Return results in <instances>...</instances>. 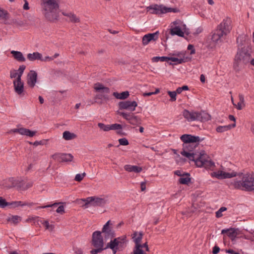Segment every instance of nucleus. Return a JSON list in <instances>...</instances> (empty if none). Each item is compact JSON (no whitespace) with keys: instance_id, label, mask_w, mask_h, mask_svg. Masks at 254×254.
<instances>
[{"instance_id":"41","label":"nucleus","mask_w":254,"mask_h":254,"mask_svg":"<svg viewBox=\"0 0 254 254\" xmlns=\"http://www.w3.org/2000/svg\"><path fill=\"white\" fill-rule=\"evenodd\" d=\"M87 198H82L77 199L76 201L78 204L80 205L81 206H84L86 207H88V205L89 204V203H87Z\"/></svg>"},{"instance_id":"35","label":"nucleus","mask_w":254,"mask_h":254,"mask_svg":"<svg viewBox=\"0 0 254 254\" xmlns=\"http://www.w3.org/2000/svg\"><path fill=\"white\" fill-rule=\"evenodd\" d=\"M168 61L174 62L175 64H181L184 63V61H183L181 59H179L178 57L173 56V57H168ZM170 64H173L170 63Z\"/></svg>"},{"instance_id":"22","label":"nucleus","mask_w":254,"mask_h":254,"mask_svg":"<svg viewBox=\"0 0 254 254\" xmlns=\"http://www.w3.org/2000/svg\"><path fill=\"white\" fill-rule=\"evenodd\" d=\"M221 233L223 234H227V235L229 236L232 240H234L238 234L237 230L233 228H231L229 229H223L222 230Z\"/></svg>"},{"instance_id":"16","label":"nucleus","mask_w":254,"mask_h":254,"mask_svg":"<svg viewBox=\"0 0 254 254\" xmlns=\"http://www.w3.org/2000/svg\"><path fill=\"white\" fill-rule=\"evenodd\" d=\"M119 114L124 119L128 121L130 124L135 125H137L139 122V119L136 116L124 112H121Z\"/></svg>"},{"instance_id":"27","label":"nucleus","mask_w":254,"mask_h":254,"mask_svg":"<svg viewBox=\"0 0 254 254\" xmlns=\"http://www.w3.org/2000/svg\"><path fill=\"white\" fill-rule=\"evenodd\" d=\"M36 131H32L29 129L21 127V131H20V134L26 135L29 137H33L36 134Z\"/></svg>"},{"instance_id":"3","label":"nucleus","mask_w":254,"mask_h":254,"mask_svg":"<svg viewBox=\"0 0 254 254\" xmlns=\"http://www.w3.org/2000/svg\"><path fill=\"white\" fill-rule=\"evenodd\" d=\"M42 14L50 21H54L59 17L60 0H41Z\"/></svg>"},{"instance_id":"28","label":"nucleus","mask_w":254,"mask_h":254,"mask_svg":"<svg viewBox=\"0 0 254 254\" xmlns=\"http://www.w3.org/2000/svg\"><path fill=\"white\" fill-rule=\"evenodd\" d=\"M172 55L178 57L179 59H181L183 61H184V63L189 60V58L186 56V52L184 51L175 52Z\"/></svg>"},{"instance_id":"21","label":"nucleus","mask_w":254,"mask_h":254,"mask_svg":"<svg viewBox=\"0 0 254 254\" xmlns=\"http://www.w3.org/2000/svg\"><path fill=\"white\" fill-rule=\"evenodd\" d=\"M239 102L237 104L234 103V106L238 110H242L246 106L244 96L243 94L240 93L238 95Z\"/></svg>"},{"instance_id":"42","label":"nucleus","mask_w":254,"mask_h":254,"mask_svg":"<svg viewBox=\"0 0 254 254\" xmlns=\"http://www.w3.org/2000/svg\"><path fill=\"white\" fill-rule=\"evenodd\" d=\"M152 60L153 62L168 61V57H154Z\"/></svg>"},{"instance_id":"10","label":"nucleus","mask_w":254,"mask_h":254,"mask_svg":"<svg viewBox=\"0 0 254 254\" xmlns=\"http://www.w3.org/2000/svg\"><path fill=\"white\" fill-rule=\"evenodd\" d=\"M94 88L98 93L95 96L96 99L103 100L108 98V94L110 92L108 87L104 86L100 83H97L94 84Z\"/></svg>"},{"instance_id":"9","label":"nucleus","mask_w":254,"mask_h":254,"mask_svg":"<svg viewBox=\"0 0 254 254\" xmlns=\"http://www.w3.org/2000/svg\"><path fill=\"white\" fill-rule=\"evenodd\" d=\"M170 33L171 35L183 37L186 32V26L180 20H177L171 23Z\"/></svg>"},{"instance_id":"33","label":"nucleus","mask_w":254,"mask_h":254,"mask_svg":"<svg viewBox=\"0 0 254 254\" xmlns=\"http://www.w3.org/2000/svg\"><path fill=\"white\" fill-rule=\"evenodd\" d=\"M28 205H30V204L21 201H13L12 202H9V206H10V208H16L18 206H24Z\"/></svg>"},{"instance_id":"30","label":"nucleus","mask_w":254,"mask_h":254,"mask_svg":"<svg viewBox=\"0 0 254 254\" xmlns=\"http://www.w3.org/2000/svg\"><path fill=\"white\" fill-rule=\"evenodd\" d=\"M129 95V92L126 91L123 92L121 93L115 92L113 93V96L116 97L117 99H127Z\"/></svg>"},{"instance_id":"57","label":"nucleus","mask_w":254,"mask_h":254,"mask_svg":"<svg viewBox=\"0 0 254 254\" xmlns=\"http://www.w3.org/2000/svg\"><path fill=\"white\" fill-rule=\"evenodd\" d=\"M24 4L23 6V8L24 10H28L29 9V3L26 0H24Z\"/></svg>"},{"instance_id":"5","label":"nucleus","mask_w":254,"mask_h":254,"mask_svg":"<svg viewBox=\"0 0 254 254\" xmlns=\"http://www.w3.org/2000/svg\"><path fill=\"white\" fill-rule=\"evenodd\" d=\"M183 117L188 122L200 121L205 122L210 119V116L207 113L201 111H189L184 110L183 112Z\"/></svg>"},{"instance_id":"31","label":"nucleus","mask_w":254,"mask_h":254,"mask_svg":"<svg viewBox=\"0 0 254 254\" xmlns=\"http://www.w3.org/2000/svg\"><path fill=\"white\" fill-rule=\"evenodd\" d=\"M190 182V175L188 173L184 174L179 180V182L183 185H188Z\"/></svg>"},{"instance_id":"63","label":"nucleus","mask_w":254,"mask_h":254,"mask_svg":"<svg viewBox=\"0 0 254 254\" xmlns=\"http://www.w3.org/2000/svg\"><path fill=\"white\" fill-rule=\"evenodd\" d=\"M222 216V213L221 212H220L219 210H218L216 212V217L219 218V217H221Z\"/></svg>"},{"instance_id":"4","label":"nucleus","mask_w":254,"mask_h":254,"mask_svg":"<svg viewBox=\"0 0 254 254\" xmlns=\"http://www.w3.org/2000/svg\"><path fill=\"white\" fill-rule=\"evenodd\" d=\"M232 29L231 20L229 18H226L217 26L212 36V41L215 43H218L224 40L230 32Z\"/></svg>"},{"instance_id":"64","label":"nucleus","mask_w":254,"mask_h":254,"mask_svg":"<svg viewBox=\"0 0 254 254\" xmlns=\"http://www.w3.org/2000/svg\"><path fill=\"white\" fill-rule=\"evenodd\" d=\"M75 253L76 254H82V251L81 249H76Z\"/></svg>"},{"instance_id":"2","label":"nucleus","mask_w":254,"mask_h":254,"mask_svg":"<svg viewBox=\"0 0 254 254\" xmlns=\"http://www.w3.org/2000/svg\"><path fill=\"white\" fill-rule=\"evenodd\" d=\"M211 176L218 179H224L237 177L231 185L235 189L243 190H254V175L251 174H239L234 171L228 172L226 169L221 167V169L211 173Z\"/></svg>"},{"instance_id":"43","label":"nucleus","mask_w":254,"mask_h":254,"mask_svg":"<svg viewBox=\"0 0 254 254\" xmlns=\"http://www.w3.org/2000/svg\"><path fill=\"white\" fill-rule=\"evenodd\" d=\"M98 126L100 128L105 131L110 130V125H104L103 123H99L98 124Z\"/></svg>"},{"instance_id":"20","label":"nucleus","mask_w":254,"mask_h":254,"mask_svg":"<svg viewBox=\"0 0 254 254\" xmlns=\"http://www.w3.org/2000/svg\"><path fill=\"white\" fill-rule=\"evenodd\" d=\"M20 182V180L19 179H16L14 178H10L6 181L5 187L8 188L16 187L18 189H19Z\"/></svg>"},{"instance_id":"53","label":"nucleus","mask_w":254,"mask_h":254,"mask_svg":"<svg viewBox=\"0 0 254 254\" xmlns=\"http://www.w3.org/2000/svg\"><path fill=\"white\" fill-rule=\"evenodd\" d=\"M53 60H54V58H52V57L46 56V57H45L44 58H43V56H42V58L41 59V61L48 62V61H53Z\"/></svg>"},{"instance_id":"25","label":"nucleus","mask_w":254,"mask_h":254,"mask_svg":"<svg viewBox=\"0 0 254 254\" xmlns=\"http://www.w3.org/2000/svg\"><path fill=\"white\" fill-rule=\"evenodd\" d=\"M27 59L31 62L34 61L35 60H40L42 58V54L39 53V52H34L33 53L28 54L27 55Z\"/></svg>"},{"instance_id":"50","label":"nucleus","mask_w":254,"mask_h":254,"mask_svg":"<svg viewBox=\"0 0 254 254\" xmlns=\"http://www.w3.org/2000/svg\"><path fill=\"white\" fill-rule=\"evenodd\" d=\"M119 142L120 144L122 145H127L128 144V140L125 138L119 139Z\"/></svg>"},{"instance_id":"18","label":"nucleus","mask_w":254,"mask_h":254,"mask_svg":"<svg viewBox=\"0 0 254 254\" xmlns=\"http://www.w3.org/2000/svg\"><path fill=\"white\" fill-rule=\"evenodd\" d=\"M9 14L6 10L0 8V18L4 20L6 24H11L15 22L14 19L10 20Z\"/></svg>"},{"instance_id":"52","label":"nucleus","mask_w":254,"mask_h":254,"mask_svg":"<svg viewBox=\"0 0 254 254\" xmlns=\"http://www.w3.org/2000/svg\"><path fill=\"white\" fill-rule=\"evenodd\" d=\"M56 212L58 213L63 214L64 213V207L63 205L60 206L56 210Z\"/></svg>"},{"instance_id":"24","label":"nucleus","mask_w":254,"mask_h":254,"mask_svg":"<svg viewBox=\"0 0 254 254\" xmlns=\"http://www.w3.org/2000/svg\"><path fill=\"white\" fill-rule=\"evenodd\" d=\"M10 53L12 55L14 59L19 62H24L26 61L25 58L21 52L13 50L10 52Z\"/></svg>"},{"instance_id":"13","label":"nucleus","mask_w":254,"mask_h":254,"mask_svg":"<svg viewBox=\"0 0 254 254\" xmlns=\"http://www.w3.org/2000/svg\"><path fill=\"white\" fill-rule=\"evenodd\" d=\"M137 106V104L135 101H126L121 102L119 103V106L121 109H125L130 112L134 111Z\"/></svg>"},{"instance_id":"32","label":"nucleus","mask_w":254,"mask_h":254,"mask_svg":"<svg viewBox=\"0 0 254 254\" xmlns=\"http://www.w3.org/2000/svg\"><path fill=\"white\" fill-rule=\"evenodd\" d=\"M236 127V124L229 125L228 126H219L216 128V131L218 132H223L230 129L232 127Z\"/></svg>"},{"instance_id":"8","label":"nucleus","mask_w":254,"mask_h":254,"mask_svg":"<svg viewBox=\"0 0 254 254\" xmlns=\"http://www.w3.org/2000/svg\"><path fill=\"white\" fill-rule=\"evenodd\" d=\"M147 10L151 14H161L169 12H177L176 8L167 7L163 4H153L147 7Z\"/></svg>"},{"instance_id":"60","label":"nucleus","mask_w":254,"mask_h":254,"mask_svg":"<svg viewBox=\"0 0 254 254\" xmlns=\"http://www.w3.org/2000/svg\"><path fill=\"white\" fill-rule=\"evenodd\" d=\"M141 191H144L146 189V184L145 182H141L140 184Z\"/></svg>"},{"instance_id":"14","label":"nucleus","mask_w":254,"mask_h":254,"mask_svg":"<svg viewBox=\"0 0 254 254\" xmlns=\"http://www.w3.org/2000/svg\"><path fill=\"white\" fill-rule=\"evenodd\" d=\"M159 31H156L153 33H148L142 37V44L143 45H147L151 41H155L159 38Z\"/></svg>"},{"instance_id":"46","label":"nucleus","mask_w":254,"mask_h":254,"mask_svg":"<svg viewBox=\"0 0 254 254\" xmlns=\"http://www.w3.org/2000/svg\"><path fill=\"white\" fill-rule=\"evenodd\" d=\"M122 128V126L120 124H115L110 125V130H119Z\"/></svg>"},{"instance_id":"59","label":"nucleus","mask_w":254,"mask_h":254,"mask_svg":"<svg viewBox=\"0 0 254 254\" xmlns=\"http://www.w3.org/2000/svg\"><path fill=\"white\" fill-rule=\"evenodd\" d=\"M174 173L176 175L180 176V177H181V176H183L184 174V173H183L180 170H177Z\"/></svg>"},{"instance_id":"38","label":"nucleus","mask_w":254,"mask_h":254,"mask_svg":"<svg viewBox=\"0 0 254 254\" xmlns=\"http://www.w3.org/2000/svg\"><path fill=\"white\" fill-rule=\"evenodd\" d=\"M64 154L62 153H56L51 156V158L56 161L62 162V158L64 156Z\"/></svg>"},{"instance_id":"19","label":"nucleus","mask_w":254,"mask_h":254,"mask_svg":"<svg viewBox=\"0 0 254 254\" xmlns=\"http://www.w3.org/2000/svg\"><path fill=\"white\" fill-rule=\"evenodd\" d=\"M110 221H108L102 228V233L104 234L105 238H109L114 236V233L110 226Z\"/></svg>"},{"instance_id":"12","label":"nucleus","mask_w":254,"mask_h":254,"mask_svg":"<svg viewBox=\"0 0 254 254\" xmlns=\"http://www.w3.org/2000/svg\"><path fill=\"white\" fill-rule=\"evenodd\" d=\"M87 203H89L93 206H103L107 202V199L105 197H98L91 196L87 197Z\"/></svg>"},{"instance_id":"6","label":"nucleus","mask_w":254,"mask_h":254,"mask_svg":"<svg viewBox=\"0 0 254 254\" xmlns=\"http://www.w3.org/2000/svg\"><path fill=\"white\" fill-rule=\"evenodd\" d=\"M237 43L238 44L239 51L237 53L235 57L234 66H238L240 64L241 61L244 59L246 52L240 51V49L243 50L245 47L247 43V37L244 35L239 36L237 39Z\"/></svg>"},{"instance_id":"49","label":"nucleus","mask_w":254,"mask_h":254,"mask_svg":"<svg viewBox=\"0 0 254 254\" xmlns=\"http://www.w3.org/2000/svg\"><path fill=\"white\" fill-rule=\"evenodd\" d=\"M18 76V73L16 70H13L10 71V77L11 78H16L17 79V77Z\"/></svg>"},{"instance_id":"40","label":"nucleus","mask_w":254,"mask_h":254,"mask_svg":"<svg viewBox=\"0 0 254 254\" xmlns=\"http://www.w3.org/2000/svg\"><path fill=\"white\" fill-rule=\"evenodd\" d=\"M140 244L135 245V248L133 251L134 254H144Z\"/></svg>"},{"instance_id":"61","label":"nucleus","mask_w":254,"mask_h":254,"mask_svg":"<svg viewBox=\"0 0 254 254\" xmlns=\"http://www.w3.org/2000/svg\"><path fill=\"white\" fill-rule=\"evenodd\" d=\"M153 95V92H145L143 93V96L144 97L145 96H150Z\"/></svg>"},{"instance_id":"37","label":"nucleus","mask_w":254,"mask_h":254,"mask_svg":"<svg viewBox=\"0 0 254 254\" xmlns=\"http://www.w3.org/2000/svg\"><path fill=\"white\" fill-rule=\"evenodd\" d=\"M73 156L69 153H64L62 160V162H68L72 161Z\"/></svg>"},{"instance_id":"7","label":"nucleus","mask_w":254,"mask_h":254,"mask_svg":"<svg viewBox=\"0 0 254 254\" xmlns=\"http://www.w3.org/2000/svg\"><path fill=\"white\" fill-rule=\"evenodd\" d=\"M92 245L95 248L91 251L92 254H97L100 253L104 249V242L100 231H95L92 235Z\"/></svg>"},{"instance_id":"56","label":"nucleus","mask_w":254,"mask_h":254,"mask_svg":"<svg viewBox=\"0 0 254 254\" xmlns=\"http://www.w3.org/2000/svg\"><path fill=\"white\" fill-rule=\"evenodd\" d=\"M41 223L46 227V229H50V226L48 221L43 220Z\"/></svg>"},{"instance_id":"54","label":"nucleus","mask_w":254,"mask_h":254,"mask_svg":"<svg viewBox=\"0 0 254 254\" xmlns=\"http://www.w3.org/2000/svg\"><path fill=\"white\" fill-rule=\"evenodd\" d=\"M188 50H190V54L192 55L195 53V49H194L193 46L192 45H189L188 46Z\"/></svg>"},{"instance_id":"39","label":"nucleus","mask_w":254,"mask_h":254,"mask_svg":"<svg viewBox=\"0 0 254 254\" xmlns=\"http://www.w3.org/2000/svg\"><path fill=\"white\" fill-rule=\"evenodd\" d=\"M8 220L13 223L16 224L21 220V218L17 215L12 216L9 218Z\"/></svg>"},{"instance_id":"36","label":"nucleus","mask_w":254,"mask_h":254,"mask_svg":"<svg viewBox=\"0 0 254 254\" xmlns=\"http://www.w3.org/2000/svg\"><path fill=\"white\" fill-rule=\"evenodd\" d=\"M132 239H133L135 245L140 244V242L142 239V234L140 233L134 232L132 235Z\"/></svg>"},{"instance_id":"58","label":"nucleus","mask_w":254,"mask_h":254,"mask_svg":"<svg viewBox=\"0 0 254 254\" xmlns=\"http://www.w3.org/2000/svg\"><path fill=\"white\" fill-rule=\"evenodd\" d=\"M219 248L215 246L213 247L212 253L213 254H217L219 253Z\"/></svg>"},{"instance_id":"17","label":"nucleus","mask_w":254,"mask_h":254,"mask_svg":"<svg viewBox=\"0 0 254 254\" xmlns=\"http://www.w3.org/2000/svg\"><path fill=\"white\" fill-rule=\"evenodd\" d=\"M37 74L34 70H31L27 75V84L30 87H34L37 81Z\"/></svg>"},{"instance_id":"44","label":"nucleus","mask_w":254,"mask_h":254,"mask_svg":"<svg viewBox=\"0 0 254 254\" xmlns=\"http://www.w3.org/2000/svg\"><path fill=\"white\" fill-rule=\"evenodd\" d=\"M25 69V65H20L18 68V71H17L18 73V76L17 77V79H21V76L22 75L24 70Z\"/></svg>"},{"instance_id":"47","label":"nucleus","mask_w":254,"mask_h":254,"mask_svg":"<svg viewBox=\"0 0 254 254\" xmlns=\"http://www.w3.org/2000/svg\"><path fill=\"white\" fill-rule=\"evenodd\" d=\"M168 94L171 97L170 101H175L176 100V92L175 91H168Z\"/></svg>"},{"instance_id":"62","label":"nucleus","mask_w":254,"mask_h":254,"mask_svg":"<svg viewBox=\"0 0 254 254\" xmlns=\"http://www.w3.org/2000/svg\"><path fill=\"white\" fill-rule=\"evenodd\" d=\"M200 80L201 82L204 83L205 81V77L203 74H201L200 76Z\"/></svg>"},{"instance_id":"11","label":"nucleus","mask_w":254,"mask_h":254,"mask_svg":"<svg viewBox=\"0 0 254 254\" xmlns=\"http://www.w3.org/2000/svg\"><path fill=\"white\" fill-rule=\"evenodd\" d=\"M125 241V238H118L111 241L109 247L113 250L115 254L116 252V250L120 249L124 246Z\"/></svg>"},{"instance_id":"15","label":"nucleus","mask_w":254,"mask_h":254,"mask_svg":"<svg viewBox=\"0 0 254 254\" xmlns=\"http://www.w3.org/2000/svg\"><path fill=\"white\" fill-rule=\"evenodd\" d=\"M13 83L15 92L19 95H23L24 83L21 79H15Z\"/></svg>"},{"instance_id":"48","label":"nucleus","mask_w":254,"mask_h":254,"mask_svg":"<svg viewBox=\"0 0 254 254\" xmlns=\"http://www.w3.org/2000/svg\"><path fill=\"white\" fill-rule=\"evenodd\" d=\"M85 175V173L76 174L75 177V180L77 182L81 181L83 179Z\"/></svg>"},{"instance_id":"26","label":"nucleus","mask_w":254,"mask_h":254,"mask_svg":"<svg viewBox=\"0 0 254 254\" xmlns=\"http://www.w3.org/2000/svg\"><path fill=\"white\" fill-rule=\"evenodd\" d=\"M33 186V182L31 181L28 182H24L23 181H21L20 182V184L19 185V190H25L28 189V188H31Z\"/></svg>"},{"instance_id":"23","label":"nucleus","mask_w":254,"mask_h":254,"mask_svg":"<svg viewBox=\"0 0 254 254\" xmlns=\"http://www.w3.org/2000/svg\"><path fill=\"white\" fill-rule=\"evenodd\" d=\"M124 169L128 172L140 173L142 169L141 167L131 165H126L124 166Z\"/></svg>"},{"instance_id":"29","label":"nucleus","mask_w":254,"mask_h":254,"mask_svg":"<svg viewBox=\"0 0 254 254\" xmlns=\"http://www.w3.org/2000/svg\"><path fill=\"white\" fill-rule=\"evenodd\" d=\"M62 13L64 16L69 17L70 21L72 22L77 23L80 21L79 18L73 13L63 12Z\"/></svg>"},{"instance_id":"51","label":"nucleus","mask_w":254,"mask_h":254,"mask_svg":"<svg viewBox=\"0 0 254 254\" xmlns=\"http://www.w3.org/2000/svg\"><path fill=\"white\" fill-rule=\"evenodd\" d=\"M60 203L55 202L52 204L46 205L44 206H39L37 208H46L48 207H52L57 206Z\"/></svg>"},{"instance_id":"1","label":"nucleus","mask_w":254,"mask_h":254,"mask_svg":"<svg viewBox=\"0 0 254 254\" xmlns=\"http://www.w3.org/2000/svg\"><path fill=\"white\" fill-rule=\"evenodd\" d=\"M180 138L184 142L183 150L181 152L183 156L193 161L198 167H204L206 169H213L214 163L206 154L201 152L199 154H196L192 152V147H190V144L200 142L199 136L185 134L182 135Z\"/></svg>"},{"instance_id":"45","label":"nucleus","mask_w":254,"mask_h":254,"mask_svg":"<svg viewBox=\"0 0 254 254\" xmlns=\"http://www.w3.org/2000/svg\"><path fill=\"white\" fill-rule=\"evenodd\" d=\"M9 202H7L2 197H0V207L4 208L7 206H9Z\"/></svg>"},{"instance_id":"55","label":"nucleus","mask_w":254,"mask_h":254,"mask_svg":"<svg viewBox=\"0 0 254 254\" xmlns=\"http://www.w3.org/2000/svg\"><path fill=\"white\" fill-rule=\"evenodd\" d=\"M21 127H20L18 126V127L16 128H14V129H11L9 132L10 133L11 132H14V133L17 132L19 134H20V131H21Z\"/></svg>"},{"instance_id":"34","label":"nucleus","mask_w":254,"mask_h":254,"mask_svg":"<svg viewBox=\"0 0 254 254\" xmlns=\"http://www.w3.org/2000/svg\"><path fill=\"white\" fill-rule=\"evenodd\" d=\"M63 138L66 140H69L75 138L76 135L68 131H65L63 132Z\"/></svg>"}]
</instances>
